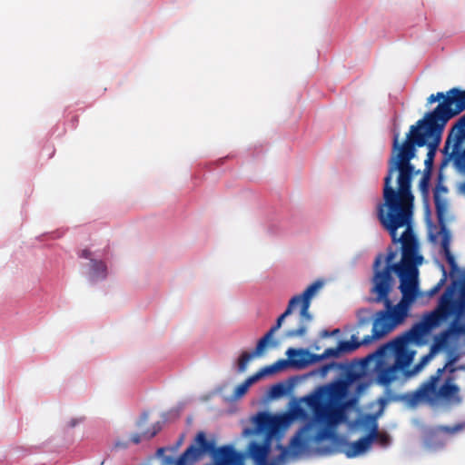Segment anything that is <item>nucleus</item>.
<instances>
[{
  "mask_svg": "<svg viewBox=\"0 0 465 465\" xmlns=\"http://www.w3.org/2000/svg\"><path fill=\"white\" fill-rule=\"evenodd\" d=\"M450 143H451V134L448 136V138L446 140L445 146H444V149H443V153H448V150H449V148L450 146Z\"/></svg>",
  "mask_w": 465,
  "mask_h": 465,
  "instance_id": "58836bf2",
  "label": "nucleus"
},
{
  "mask_svg": "<svg viewBox=\"0 0 465 465\" xmlns=\"http://www.w3.org/2000/svg\"><path fill=\"white\" fill-rule=\"evenodd\" d=\"M347 391V383L344 381H338L326 386L321 387L315 395L320 396L321 400L325 402H336L344 399Z\"/></svg>",
  "mask_w": 465,
  "mask_h": 465,
  "instance_id": "f8f14e48",
  "label": "nucleus"
},
{
  "mask_svg": "<svg viewBox=\"0 0 465 465\" xmlns=\"http://www.w3.org/2000/svg\"><path fill=\"white\" fill-rule=\"evenodd\" d=\"M450 115L439 108L433 114H425L423 119L410 127L406 139L399 145L398 136L394 137L393 148L397 154L389 161L388 173L384 178L383 199L392 200L414 207L411 183L415 167L411 161L416 156V147L427 145L425 166L428 172L433 165L437 149L441 142L444 128Z\"/></svg>",
  "mask_w": 465,
  "mask_h": 465,
  "instance_id": "f257e3e1",
  "label": "nucleus"
},
{
  "mask_svg": "<svg viewBox=\"0 0 465 465\" xmlns=\"http://www.w3.org/2000/svg\"><path fill=\"white\" fill-rule=\"evenodd\" d=\"M331 435L332 433L328 428H322L316 432L315 439L318 441H322L331 438Z\"/></svg>",
  "mask_w": 465,
  "mask_h": 465,
  "instance_id": "72a5a7b5",
  "label": "nucleus"
},
{
  "mask_svg": "<svg viewBox=\"0 0 465 465\" xmlns=\"http://www.w3.org/2000/svg\"><path fill=\"white\" fill-rule=\"evenodd\" d=\"M458 354L451 356L445 363V365L442 368L438 369L434 374H440V376H442V374L446 371L447 374L455 375L457 371L465 370V365H460L457 367L454 366V363L458 361Z\"/></svg>",
  "mask_w": 465,
  "mask_h": 465,
  "instance_id": "412c9836",
  "label": "nucleus"
},
{
  "mask_svg": "<svg viewBox=\"0 0 465 465\" xmlns=\"http://www.w3.org/2000/svg\"><path fill=\"white\" fill-rule=\"evenodd\" d=\"M359 345L360 343L353 345L349 341H340L337 347L328 348L321 355L311 353L305 349L289 348L286 351L288 359H283V362L286 368L291 366L296 369H303L322 359L339 357L341 352L353 351Z\"/></svg>",
  "mask_w": 465,
  "mask_h": 465,
  "instance_id": "0eeeda50",
  "label": "nucleus"
},
{
  "mask_svg": "<svg viewBox=\"0 0 465 465\" xmlns=\"http://www.w3.org/2000/svg\"><path fill=\"white\" fill-rule=\"evenodd\" d=\"M371 447L370 443V438H367L366 435L361 437L356 441L348 443L344 453L348 458H354L367 452Z\"/></svg>",
  "mask_w": 465,
  "mask_h": 465,
  "instance_id": "f3484780",
  "label": "nucleus"
},
{
  "mask_svg": "<svg viewBox=\"0 0 465 465\" xmlns=\"http://www.w3.org/2000/svg\"><path fill=\"white\" fill-rule=\"evenodd\" d=\"M440 192L446 193L447 192V188L444 187L443 185L438 184L436 186V188H435L434 193H437L440 195Z\"/></svg>",
  "mask_w": 465,
  "mask_h": 465,
  "instance_id": "a19ab883",
  "label": "nucleus"
},
{
  "mask_svg": "<svg viewBox=\"0 0 465 465\" xmlns=\"http://www.w3.org/2000/svg\"><path fill=\"white\" fill-rule=\"evenodd\" d=\"M464 142L465 136L458 131L454 135L450 153V159L454 161L456 167L463 171H465V149L462 148Z\"/></svg>",
  "mask_w": 465,
  "mask_h": 465,
  "instance_id": "ddd939ff",
  "label": "nucleus"
},
{
  "mask_svg": "<svg viewBox=\"0 0 465 465\" xmlns=\"http://www.w3.org/2000/svg\"><path fill=\"white\" fill-rule=\"evenodd\" d=\"M301 358H302V356H300V355H295L294 356V359H301Z\"/></svg>",
  "mask_w": 465,
  "mask_h": 465,
  "instance_id": "de8ad7c7",
  "label": "nucleus"
},
{
  "mask_svg": "<svg viewBox=\"0 0 465 465\" xmlns=\"http://www.w3.org/2000/svg\"><path fill=\"white\" fill-rule=\"evenodd\" d=\"M453 95L450 94V89L446 93L444 94L443 92H438L437 94H430L428 98H427V105H430L438 101H441L440 102V104L434 108V110H432L431 112H429L428 114H433L434 112H436L439 108L440 109V112H446L447 114L449 113L450 115L449 118H448V122L455 117L456 115L460 114V113H456L455 112V107H456V101H452V97Z\"/></svg>",
  "mask_w": 465,
  "mask_h": 465,
  "instance_id": "9b49d317",
  "label": "nucleus"
},
{
  "mask_svg": "<svg viewBox=\"0 0 465 465\" xmlns=\"http://www.w3.org/2000/svg\"><path fill=\"white\" fill-rule=\"evenodd\" d=\"M277 448L280 449L282 450L281 454L279 455L278 457V460H282L285 459V457L287 456L288 454V450L287 448L283 447L282 445L281 444H278L277 445Z\"/></svg>",
  "mask_w": 465,
  "mask_h": 465,
  "instance_id": "e433bc0d",
  "label": "nucleus"
},
{
  "mask_svg": "<svg viewBox=\"0 0 465 465\" xmlns=\"http://www.w3.org/2000/svg\"><path fill=\"white\" fill-rule=\"evenodd\" d=\"M461 122L465 124V114L461 117Z\"/></svg>",
  "mask_w": 465,
  "mask_h": 465,
  "instance_id": "49530a36",
  "label": "nucleus"
},
{
  "mask_svg": "<svg viewBox=\"0 0 465 465\" xmlns=\"http://www.w3.org/2000/svg\"><path fill=\"white\" fill-rule=\"evenodd\" d=\"M368 423L370 424V431L366 435L370 438V443L377 442L381 447H387L391 442V438L386 432L379 430L378 423L373 416L367 417Z\"/></svg>",
  "mask_w": 465,
  "mask_h": 465,
  "instance_id": "dca6fc26",
  "label": "nucleus"
},
{
  "mask_svg": "<svg viewBox=\"0 0 465 465\" xmlns=\"http://www.w3.org/2000/svg\"><path fill=\"white\" fill-rule=\"evenodd\" d=\"M213 443L206 439L203 431L197 433L191 444L175 460L174 465H193L203 453L213 451Z\"/></svg>",
  "mask_w": 465,
  "mask_h": 465,
  "instance_id": "6e6552de",
  "label": "nucleus"
},
{
  "mask_svg": "<svg viewBox=\"0 0 465 465\" xmlns=\"http://www.w3.org/2000/svg\"><path fill=\"white\" fill-rule=\"evenodd\" d=\"M272 336L270 332H266L264 334L263 337H262L258 342H257V345H256V348H255V351L254 352L252 353L253 356L254 355H260L263 350L265 349V347L268 345V343L271 341V340L272 339Z\"/></svg>",
  "mask_w": 465,
  "mask_h": 465,
  "instance_id": "c85d7f7f",
  "label": "nucleus"
},
{
  "mask_svg": "<svg viewBox=\"0 0 465 465\" xmlns=\"http://www.w3.org/2000/svg\"><path fill=\"white\" fill-rule=\"evenodd\" d=\"M391 346L395 352V361L393 365L399 370H404L412 361V353L409 352L407 346H401V343L398 342V340H393L388 344Z\"/></svg>",
  "mask_w": 465,
  "mask_h": 465,
  "instance_id": "4468645a",
  "label": "nucleus"
},
{
  "mask_svg": "<svg viewBox=\"0 0 465 465\" xmlns=\"http://www.w3.org/2000/svg\"><path fill=\"white\" fill-rule=\"evenodd\" d=\"M456 126H458L459 128V132L460 134H462V135L465 136V124L461 122V118L459 120V122L457 123Z\"/></svg>",
  "mask_w": 465,
  "mask_h": 465,
  "instance_id": "4c0bfd02",
  "label": "nucleus"
},
{
  "mask_svg": "<svg viewBox=\"0 0 465 465\" xmlns=\"http://www.w3.org/2000/svg\"><path fill=\"white\" fill-rule=\"evenodd\" d=\"M450 94L453 95L452 101H456V113H462L465 110V90L462 91L457 87L450 89Z\"/></svg>",
  "mask_w": 465,
  "mask_h": 465,
  "instance_id": "5701e85b",
  "label": "nucleus"
},
{
  "mask_svg": "<svg viewBox=\"0 0 465 465\" xmlns=\"http://www.w3.org/2000/svg\"><path fill=\"white\" fill-rule=\"evenodd\" d=\"M91 255H92L91 252H90L89 250H86V249H85V250H83V251H82V252H81V255H80V256H81L82 258L89 259V260L91 261V259H93V258L91 257Z\"/></svg>",
  "mask_w": 465,
  "mask_h": 465,
  "instance_id": "ea45409f",
  "label": "nucleus"
},
{
  "mask_svg": "<svg viewBox=\"0 0 465 465\" xmlns=\"http://www.w3.org/2000/svg\"><path fill=\"white\" fill-rule=\"evenodd\" d=\"M400 371L392 364L381 368L378 371V381L384 386L390 385L396 378Z\"/></svg>",
  "mask_w": 465,
  "mask_h": 465,
  "instance_id": "6ab92c4d",
  "label": "nucleus"
},
{
  "mask_svg": "<svg viewBox=\"0 0 465 465\" xmlns=\"http://www.w3.org/2000/svg\"><path fill=\"white\" fill-rule=\"evenodd\" d=\"M330 368H331L330 365H326V366L322 367V372L326 373L329 371Z\"/></svg>",
  "mask_w": 465,
  "mask_h": 465,
  "instance_id": "c03bdc74",
  "label": "nucleus"
},
{
  "mask_svg": "<svg viewBox=\"0 0 465 465\" xmlns=\"http://www.w3.org/2000/svg\"><path fill=\"white\" fill-rule=\"evenodd\" d=\"M393 286L394 284H387L382 281L377 286L371 287V296L366 301L370 303H383L384 310L376 312L371 335H366L361 344L368 345L373 341L381 339L407 318L410 306L419 294V281L400 283L399 289L402 297L396 305L390 299Z\"/></svg>",
  "mask_w": 465,
  "mask_h": 465,
  "instance_id": "20e7f679",
  "label": "nucleus"
},
{
  "mask_svg": "<svg viewBox=\"0 0 465 465\" xmlns=\"http://www.w3.org/2000/svg\"><path fill=\"white\" fill-rule=\"evenodd\" d=\"M272 336L270 332H266L264 334L263 337H262L258 342H257V345H256V348H255V351L254 352L252 353L253 356L254 355H260L263 350L265 349V347L268 345V343L271 341V340L272 339Z\"/></svg>",
  "mask_w": 465,
  "mask_h": 465,
  "instance_id": "c756f323",
  "label": "nucleus"
},
{
  "mask_svg": "<svg viewBox=\"0 0 465 465\" xmlns=\"http://www.w3.org/2000/svg\"><path fill=\"white\" fill-rule=\"evenodd\" d=\"M284 369H286V367L284 365L283 359H280L277 361H275L274 363H272L271 365H268V366H265L264 368L261 369L256 373H254L252 376L248 377L243 382L239 384L235 388V391H234V393H233L234 397L235 398H241L242 396H243L247 392L249 387L252 384H253L254 382L258 381L260 379H262V377H264L266 375H271V374L276 373V372L281 371H282Z\"/></svg>",
  "mask_w": 465,
  "mask_h": 465,
  "instance_id": "9d476101",
  "label": "nucleus"
},
{
  "mask_svg": "<svg viewBox=\"0 0 465 465\" xmlns=\"http://www.w3.org/2000/svg\"><path fill=\"white\" fill-rule=\"evenodd\" d=\"M441 269H442L441 279L437 282V284H435L430 290L428 291V295L430 297H433L435 294H437L446 283L447 272L443 265L441 266Z\"/></svg>",
  "mask_w": 465,
  "mask_h": 465,
  "instance_id": "7c9ffc66",
  "label": "nucleus"
},
{
  "mask_svg": "<svg viewBox=\"0 0 465 465\" xmlns=\"http://www.w3.org/2000/svg\"><path fill=\"white\" fill-rule=\"evenodd\" d=\"M465 430V420L454 424L453 426L439 425L433 429L434 432H441L448 435H455Z\"/></svg>",
  "mask_w": 465,
  "mask_h": 465,
  "instance_id": "b1692460",
  "label": "nucleus"
},
{
  "mask_svg": "<svg viewBox=\"0 0 465 465\" xmlns=\"http://www.w3.org/2000/svg\"><path fill=\"white\" fill-rule=\"evenodd\" d=\"M338 332H339V330H338V329H336V330H334L331 333H338Z\"/></svg>",
  "mask_w": 465,
  "mask_h": 465,
  "instance_id": "09e8293b",
  "label": "nucleus"
},
{
  "mask_svg": "<svg viewBox=\"0 0 465 465\" xmlns=\"http://www.w3.org/2000/svg\"><path fill=\"white\" fill-rule=\"evenodd\" d=\"M292 447H301L302 444V440L300 437V435H295L290 442Z\"/></svg>",
  "mask_w": 465,
  "mask_h": 465,
  "instance_id": "c9c22d12",
  "label": "nucleus"
},
{
  "mask_svg": "<svg viewBox=\"0 0 465 465\" xmlns=\"http://www.w3.org/2000/svg\"><path fill=\"white\" fill-rule=\"evenodd\" d=\"M272 416L268 412H259L255 418V424L259 430L268 432Z\"/></svg>",
  "mask_w": 465,
  "mask_h": 465,
  "instance_id": "393cba45",
  "label": "nucleus"
},
{
  "mask_svg": "<svg viewBox=\"0 0 465 465\" xmlns=\"http://www.w3.org/2000/svg\"><path fill=\"white\" fill-rule=\"evenodd\" d=\"M307 403L312 409L314 418L318 422L333 425L339 421L340 412L329 407L327 402L321 400L320 396H309Z\"/></svg>",
  "mask_w": 465,
  "mask_h": 465,
  "instance_id": "1a4fd4ad",
  "label": "nucleus"
},
{
  "mask_svg": "<svg viewBox=\"0 0 465 465\" xmlns=\"http://www.w3.org/2000/svg\"><path fill=\"white\" fill-rule=\"evenodd\" d=\"M90 275L92 281L98 280L99 278H105L106 276V265L102 261L91 259L90 264Z\"/></svg>",
  "mask_w": 465,
  "mask_h": 465,
  "instance_id": "aec40b11",
  "label": "nucleus"
},
{
  "mask_svg": "<svg viewBox=\"0 0 465 465\" xmlns=\"http://www.w3.org/2000/svg\"><path fill=\"white\" fill-rule=\"evenodd\" d=\"M235 465H242V464H241V463H240V461H239V462H238V463H236Z\"/></svg>",
  "mask_w": 465,
  "mask_h": 465,
  "instance_id": "8fccbe9b",
  "label": "nucleus"
},
{
  "mask_svg": "<svg viewBox=\"0 0 465 465\" xmlns=\"http://www.w3.org/2000/svg\"><path fill=\"white\" fill-rule=\"evenodd\" d=\"M148 415L146 413H143L141 417L140 422H145L147 420Z\"/></svg>",
  "mask_w": 465,
  "mask_h": 465,
  "instance_id": "79ce46f5",
  "label": "nucleus"
},
{
  "mask_svg": "<svg viewBox=\"0 0 465 465\" xmlns=\"http://www.w3.org/2000/svg\"><path fill=\"white\" fill-rule=\"evenodd\" d=\"M216 465H235L240 461V455L231 446H223L213 454Z\"/></svg>",
  "mask_w": 465,
  "mask_h": 465,
  "instance_id": "2eb2a0df",
  "label": "nucleus"
},
{
  "mask_svg": "<svg viewBox=\"0 0 465 465\" xmlns=\"http://www.w3.org/2000/svg\"><path fill=\"white\" fill-rule=\"evenodd\" d=\"M161 430V426L159 422L153 425L152 429L143 432V434L134 433L131 436V441L134 444H138L142 441L143 439L150 440L153 438Z\"/></svg>",
  "mask_w": 465,
  "mask_h": 465,
  "instance_id": "4be33fe9",
  "label": "nucleus"
},
{
  "mask_svg": "<svg viewBox=\"0 0 465 465\" xmlns=\"http://www.w3.org/2000/svg\"><path fill=\"white\" fill-rule=\"evenodd\" d=\"M323 282L320 280L315 281L309 285L302 293L294 295L288 303L284 312L281 314L276 323L268 331L272 335L282 327L283 321L288 317L297 305H301L299 326L295 329L286 331L285 336L287 338L302 337L307 331V325L312 321V317L309 312L311 301L322 287Z\"/></svg>",
  "mask_w": 465,
  "mask_h": 465,
  "instance_id": "423d86ee",
  "label": "nucleus"
},
{
  "mask_svg": "<svg viewBox=\"0 0 465 465\" xmlns=\"http://www.w3.org/2000/svg\"><path fill=\"white\" fill-rule=\"evenodd\" d=\"M283 391H284V387L281 383H277V384L273 385L272 387V391H271L272 394L275 395V396L282 395L283 393Z\"/></svg>",
  "mask_w": 465,
  "mask_h": 465,
  "instance_id": "f704fd0d",
  "label": "nucleus"
},
{
  "mask_svg": "<svg viewBox=\"0 0 465 465\" xmlns=\"http://www.w3.org/2000/svg\"><path fill=\"white\" fill-rule=\"evenodd\" d=\"M461 192L465 194V183H463L460 186Z\"/></svg>",
  "mask_w": 465,
  "mask_h": 465,
  "instance_id": "a18cd8bd",
  "label": "nucleus"
},
{
  "mask_svg": "<svg viewBox=\"0 0 465 465\" xmlns=\"http://www.w3.org/2000/svg\"><path fill=\"white\" fill-rule=\"evenodd\" d=\"M331 332H329L327 330H323L322 331V337H328L330 335Z\"/></svg>",
  "mask_w": 465,
  "mask_h": 465,
  "instance_id": "37998d69",
  "label": "nucleus"
},
{
  "mask_svg": "<svg viewBox=\"0 0 465 465\" xmlns=\"http://www.w3.org/2000/svg\"><path fill=\"white\" fill-rule=\"evenodd\" d=\"M440 234V247L450 268L451 282L439 299L436 308L425 313L420 322L396 338L401 346H408L411 343L421 345L430 331L452 319L449 327L434 337L431 353L447 349L452 341L465 335V276H455V273H460V271L450 249V232L442 227Z\"/></svg>",
  "mask_w": 465,
  "mask_h": 465,
  "instance_id": "f03ea898",
  "label": "nucleus"
},
{
  "mask_svg": "<svg viewBox=\"0 0 465 465\" xmlns=\"http://www.w3.org/2000/svg\"><path fill=\"white\" fill-rule=\"evenodd\" d=\"M433 198H434V204H435V208H436L437 216H438L439 220L441 221L447 212L448 203H447L446 200L441 199L440 196L437 193H434Z\"/></svg>",
  "mask_w": 465,
  "mask_h": 465,
  "instance_id": "cd10ccee",
  "label": "nucleus"
},
{
  "mask_svg": "<svg viewBox=\"0 0 465 465\" xmlns=\"http://www.w3.org/2000/svg\"><path fill=\"white\" fill-rule=\"evenodd\" d=\"M250 455L258 465H263L267 462L270 452L269 443L252 442L249 448Z\"/></svg>",
  "mask_w": 465,
  "mask_h": 465,
  "instance_id": "a211bd4d",
  "label": "nucleus"
},
{
  "mask_svg": "<svg viewBox=\"0 0 465 465\" xmlns=\"http://www.w3.org/2000/svg\"><path fill=\"white\" fill-rule=\"evenodd\" d=\"M430 187V172H427L420 181L419 188L424 197H427Z\"/></svg>",
  "mask_w": 465,
  "mask_h": 465,
  "instance_id": "473e14b6",
  "label": "nucleus"
},
{
  "mask_svg": "<svg viewBox=\"0 0 465 465\" xmlns=\"http://www.w3.org/2000/svg\"><path fill=\"white\" fill-rule=\"evenodd\" d=\"M442 376L440 374L431 375L422 383L412 395L414 402L425 401L435 403L440 401L447 406H459L463 402V397L460 387L455 384L456 375L447 374L443 383L439 386Z\"/></svg>",
  "mask_w": 465,
  "mask_h": 465,
  "instance_id": "39448f33",
  "label": "nucleus"
},
{
  "mask_svg": "<svg viewBox=\"0 0 465 465\" xmlns=\"http://www.w3.org/2000/svg\"><path fill=\"white\" fill-rule=\"evenodd\" d=\"M358 322L357 325L359 327L368 325L373 317V312L371 309L361 308L359 309L356 312Z\"/></svg>",
  "mask_w": 465,
  "mask_h": 465,
  "instance_id": "a878e982",
  "label": "nucleus"
},
{
  "mask_svg": "<svg viewBox=\"0 0 465 465\" xmlns=\"http://www.w3.org/2000/svg\"><path fill=\"white\" fill-rule=\"evenodd\" d=\"M285 425V418L282 416H272L270 427L268 430V436H272L277 433Z\"/></svg>",
  "mask_w": 465,
  "mask_h": 465,
  "instance_id": "bb28decb",
  "label": "nucleus"
},
{
  "mask_svg": "<svg viewBox=\"0 0 465 465\" xmlns=\"http://www.w3.org/2000/svg\"><path fill=\"white\" fill-rule=\"evenodd\" d=\"M377 206V216L381 225L389 232L394 243H401V258L394 262L397 252L391 248L387 252L379 253L372 265L371 286L381 282L394 284V272L400 283L418 282L419 266L423 262V256L419 253V241L412 229L413 208L392 200L383 199Z\"/></svg>",
  "mask_w": 465,
  "mask_h": 465,
  "instance_id": "7ed1b4c3",
  "label": "nucleus"
},
{
  "mask_svg": "<svg viewBox=\"0 0 465 465\" xmlns=\"http://www.w3.org/2000/svg\"><path fill=\"white\" fill-rule=\"evenodd\" d=\"M252 357L253 354L247 351H244L241 354L238 360V371L240 372H244L246 371L247 365Z\"/></svg>",
  "mask_w": 465,
  "mask_h": 465,
  "instance_id": "2f4dec72",
  "label": "nucleus"
}]
</instances>
